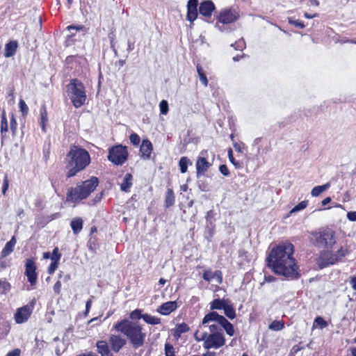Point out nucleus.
Listing matches in <instances>:
<instances>
[{"instance_id": "f257e3e1", "label": "nucleus", "mask_w": 356, "mask_h": 356, "mask_svg": "<svg viewBox=\"0 0 356 356\" xmlns=\"http://www.w3.org/2000/svg\"><path fill=\"white\" fill-rule=\"evenodd\" d=\"M293 252L294 247L291 243H284L273 248L266 259L268 268L277 275L296 277L298 266L293 257Z\"/></svg>"}, {"instance_id": "f03ea898", "label": "nucleus", "mask_w": 356, "mask_h": 356, "mask_svg": "<svg viewBox=\"0 0 356 356\" xmlns=\"http://www.w3.org/2000/svg\"><path fill=\"white\" fill-rule=\"evenodd\" d=\"M66 168L68 170L66 176L68 178L76 175L78 172L83 170L90 163L88 152L74 145L70 146V149L66 156Z\"/></svg>"}, {"instance_id": "7ed1b4c3", "label": "nucleus", "mask_w": 356, "mask_h": 356, "mask_svg": "<svg viewBox=\"0 0 356 356\" xmlns=\"http://www.w3.org/2000/svg\"><path fill=\"white\" fill-rule=\"evenodd\" d=\"M114 327L127 336L134 348L143 346L146 334L143 332L142 327L138 323L124 320L116 323Z\"/></svg>"}, {"instance_id": "20e7f679", "label": "nucleus", "mask_w": 356, "mask_h": 356, "mask_svg": "<svg viewBox=\"0 0 356 356\" xmlns=\"http://www.w3.org/2000/svg\"><path fill=\"white\" fill-rule=\"evenodd\" d=\"M99 180L96 177L83 181L74 188H70L67 193V200L72 202H79L88 197L98 186Z\"/></svg>"}, {"instance_id": "39448f33", "label": "nucleus", "mask_w": 356, "mask_h": 356, "mask_svg": "<svg viewBox=\"0 0 356 356\" xmlns=\"http://www.w3.org/2000/svg\"><path fill=\"white\" fill-rule=\"evenodd\" d=\"M66 88L67 96L75 108H79L85 104L86 95L85 87L81 81L72 79Z\"/></svg>"}, {"instance_id": "423d86ee", "label": "nucleus", "mask_w": 356, "mask_h": 356, "mask_svg": "<svg viewBox=\"0 0 356 356\" xmlns=\"http://www.w3.org/2000/svg\"><path fill=\"white\" fill-rule=\"evenodd\" d=\"M311 242L317 248L331 249L336 243L334 232L330 229H324L312 232Z\"/></svg>"}, {"instance_id": "0eeeda50", "label": "nucleus", "mask_w": 356, "mask_h": 356, "mask_svg": "<svg viewBox=\"0 0 356 356\" xmlns=\"http://www.w3.org/2000/svg\"><path fill=\"white\" fill-rule=\"evenodd\" d=\"M348 254V251L346 249L341 248L334 253L330 252H323L321 253L319 258L317 261L318 267L323 269L329 265H333L340 261L343 257Z\"/></svg>"}, {"instance_id": "6e6552de", "label": "nucleus", "mask_w": 356, "mask_h": 356, "mask_svg": "<svg viewBox=\"0 0 356 356\" xmlns=\"http://www.w3.org/2000/svg\"><path fill=\"white\" fill-rule=\"evenodd\" d=\"M211 322H216L220 325L229 336L232 337L234 334L233 325L223 316L218 314L216 312H211L207 314L202 319V325H205Z\"/></svg>"}, {"instance_id": "1a4fd4ad", "label": "nucleus", "mask_w": 356, "mask_h": 356, "mask_svg": "<svg viewBox=\"0 0 356 356\" xmlns=\"http://www.w3.org/2000/svg\"><path fill=\"white\" fill-rule=\"evenodd\" d=\"M204 339L203 347L204 349H218L225 343V338L223 334H209L207 332H202V338Z\"/></svg>"}, {"instance_id": "9d476101", "label": "nucleus", "mask_w": 356, "mask_h": 356, "mask_svg": "<svg viewBox=\"0 0 356 356\" xmlns=\"http://www.w3.org/2000/svg\"><path fill=\"white\" fill-rule=\"evenodd\" d=\"M126 147L116 145L109 149L108 159L115 165H122L127 159Z\"/></svg>"}, {"instance_id": "9b49d317", "label": "nucleus", "mask_w": 356, "mask_h": 356, "mask_svg": "<svg viewBox=\"0 0 356 356\" xmlns=\"http://www.w3.org/2000/svg\"><path fill=\"white\" fill-rule=\"evenodd\" d=\"M25 275L27 277L28 281L31 286L36 284L37 273L36 265L33 259H27L25 264Z\"/></svg>"}, {"instance_id": "f8f14e48", "label": "nucleus", "mask_w": 356, "mask_h": 356, "mask_svg": "<svg viewBox=\"0 0 356 356\" xmlns=\"http://www.w3.org/2000/svg\"><path fill=\"white\" fill-rule=\"evenodd\" d=\"M32 313V309L28 305L17 309L15 314V320L17 323H23L28 321Z\"/></svg>"}, {"instance_id": "ddd939ff", "label": "nucleus", "mask_w": 356, "mask_h": 356, "mask_svg": "<svg viewBox=\"0 0 356 356\" xmlns=\"http://www.w3.org/2000/svg\"><path fill=\"white\" fill-rule=\"evenodd\" d=\"M215 8V5L211 1H204L200 5L199 12L200 15L206 18L211 17Z\"/></svg>"}, {"instance_id": "4468645a", "label": "nucleus", "mask_w": 356, "mask_h": 356, "mask_svg": "<svg viewBox=\"0 0 356 356\" xmlns=\"http://www.w3.org/2000/svg\"><path fill=\"white\" fill-rule=\"evenodd\" d=\"M197 6L198 0H189L187 4V19L189 20L191 24L196 19L197 17Z\"/></svg>"}, {"instance_id": "2eb2a0df", "label": "nucleus", "mask_w": 356, "mask_h": 356, "mask_svg": "<svg viewBox=\"0 0 356 356\" xmlns=\"http://www.w3.org/2000/svg\"><path fill=\"white\" fill-rule=\"evenodd\" d=\"M152 150L153 147L150 140H143L140 147V157L144 160H149Z\"/></svg>"}, {"instance_id": "dca6fc26", "label": "nucleus", "mask_w": 356, "mask_h": 356, "mask_svg": "<svg viewBox=\"0 0 356 356\" xmlns=\"http://www.w3.org/2000/svg\"><path fill=\"white\" fill-rule=\"evenodd\" d=\"M109 343L112 350L115 353H118L126 344V340L120 335L112 334L109 338Z\"/></svg>"}, {"instance_id": "f3484780", "label": "nucleus", "mask_w": 356, "mask_h": 356, "mask_svg": "<svg viewBox=\"0 0 356 356\" xmlns=\"http://www.w3.org/2000/svg\"><path fill=\"white\" fill-rule=\"evenodd\" d=\"M211 164L204 157H199L196 162L197 177L200 178L209 168Z\"/></svg>"}, {"instance_id": "a211bd4d", "label": "nucleus", "mask_w": 356, "mask_h": 356, "mask_svg": "<svg viewBox=\"0 0 356 356\" xmlns=\"http://www.w3.org/2000/svg\"><path fill=\"white\" fill-rule=\"evenodd\" d=\"M177 308L176 301H169L163 303L158 309L157 312L162 315H168Z\"/></svg>"}, {"instance_id": "6ab92c4d", "label": "nucleus", "mask_w": 356, "mask_h": 356, "mask_svg": "<svg viewBox=\"0 0 356 356\" xmlns=\"http://www.w3.org/2000/svg\"><path fill=\"white\" fill-rule=\"evenodd\" d=\"M218 19L222 24H229L236 19V17L231 10H224L218 15Z\"/></svg>"}, {"instance_id": "aec40b11", "label": "nucleus", "mask_w": 356, "mask_h": 356, "mask_svg": "<svg viewBox=\"0 0 356 356\" xmlns=\"http://www.w3.org/2000/svg\"><path fill=\"white\" fill-rule=\"evenodd\" d=\"M204 280L210 282L212 279L216 278L218 282L220 284L222 281V273L220 270H216L212 272L211 270H206L202 275Z\"/></svg>"}, {"instance_id": "412c9836", "label": "nucleus", "mask_w": 356, "mask_h": 356, "mask_svg": "<svg viewBox=\"0 0 356 356\" xmlns=\"http://www.w3.org/2000/svg\"><path fill=\"white\" fill-rule=\"evenodd\" d=\"M96 346L97 352L101 355V356H113L107 342L104 341H99L97 342Z\"/></svg>"}, {"instance_id": "4be33fe9", "label": "nucleus", "mask_w": 356, "mask_h": 356, "mask_svg": "<svg viewBox=\"0 0 356 356\" xmlns=\"http://www.w3.org/2000/svg\"><path fill=\"white\" fill-rule=\"evenodd\" d=\"M16 238L15 236H13L11 239L6 243L5 247L3 248L1 253V258L6 257L11 254L14 250Z\"/></svg>"}, {"instance_id": "5701e85b", "label": "nucleus", "mask_w": 356, "mask_h": 356, "mask_svg": "<svg viewBox=\"0 0 356 356\" xmlns=\"http://www.w3.org/2000/svg\"><path fill=\"white\" fill-rule=\"evenodd\" d=\"M17 46V42L15 40L10 41L7 43L5 47L4 56L6 58L13 56L16 53Z\"/></svg>"}, {"instance_id": "b1692460", "label": "nucleus", "mask_w": 356, "mask_h": 356, "mask_svg": "<svg viewBox=\"0 0 356 356\" xmlns=\"http://www.w3.org/2000/svg\"><path fill=\"white\" fill-rule=\"evenodd\" d=\"M71 228L74 234H78L83 229V220L79 218H74L70 222Z\"/></svg>"}, {"instance_id": "393cba45", "label": "nucleus", "mask_w": 356, "mask_h": 356, "mask_svg": "<svg viewBox=\"0 0 356 356\" xmlns=\"http://www.w3.org/2000/svg\"><path fill=\"white\" fill-rule=\"evenodd\" d=\"M132 179L133 177L131 174H126L122 182L120 184V189L124 192L129 191V189L132 186Z\"/></svg>"}, {"instance_id": "a878e982", "label": "nucleus", "mask_w": 356, "mask_h": 356, "mask_svg": "<svg viewBox=\"0 0 356 356\" xmlns=\"http://www.w3.org/2000/svg\"><path fill=\"white\" fill-rule=\"evenodd\" d=\"M164 203L166 208H169L175 204V195L172 188H168Z\"/></svg>"}, {"instance_id": "bb28decb", "label": "nucleus", "mask_w": 356, "mask_h": 356, "mask_svg": "<svg viewBox=\"0 0 356 356\" xmlns=\"http://www.w3.org/2000/svg\"><path fill=\"white\" fill-rule=\"evenodd\" d=\"M227 304V302L223 299H214L212 302H210V309L211 310L223 309Z\"/></svg>"}, {"instance_id": "cd10ccee", "label": "nucleus", "mask_w": 356, "mask_h": 356, "mask_svg": "<svg viewBox=\"0 0 356 356\" xmlns=\"http://www.w3.org/2000/svg\"><path fill=\"white\" fill-rule=\"evenodd\" d=\"M189 330L188 325L185 323H182L180 324H178L176 325V327L175 329L174 332V337L179 338L181 337V334L185 333Z\"/></svg>"}, {"instance_id": "c85d7f7f", "label": "nucleus", "mask_w": 356, "mask_h": 356, "mask_svg": "<svg viewBox=\"0 0 356 356\" xmlns=\"http://www.w3.org/2000/svg\"><path fill=\"white\" fill-rule=\"evenodd\" d=\"M330 186V183L328 182L325 184L321 185V186H317L313 188V189L311 191V195L314 197H317L320 195L323 192L327 190Z\"/></svg>"}, {"instance_id": "c756f323", "label": "nucleus", "mask_w": 356, "mask_h": 356, "mask_svg": "<svg viewBox=\"0 0 356 356\" xmlns=\"http://www.w3.org/2000/svg\"><path fill=\"white\" fill-rule=\"evenodd\" d=\"M219 325H218L216 322H211L210 323L206 324L205 325H202L201 324L200 325V327H202V326L208 327L209 330L210 331L209 334H223L222 330Z\"/></svg>"}, {"instance_id": "7c9ffc66", "label": "nucleus", "mask_w": 356, "mask_h": 356, "mask_svg": "<svg viewBox=\"0 0 356 356\" xmlns=\"http://www.w3.org/2000/svg\"><path fill=\"white\" fill-rule=\"evenodd\" d=\"M188 164L191 165L192 163L187 157L183 156L179 159V166L181 173H185L187 171Z\"/></svg>"}, {"instance_id": "2f4dec72", "label": "nucleus", "mask_w": 356, "mask_h": 356, "mask_svg": "<svg viewBox=\"0 0 356 356\" xmlns=\"http://www.w3.org/2000/svg\"><path fill=\"white\" fill-rule=\"evenodd\" d=\"M223 310L225 316L229 319L232 320L236 317V312L232 305L227 304Z\"/></svg>"}, {"instance_id": "473e14b6", "label": "nucleus", "mask_w": 356, "mask_h": 356, "mask_svg": "<svg viewBox=\"0 0 356 356\" xmlns=\"http://www.w3.org/2000/svg\"><path fill=\"white\" fill-rule=\"evenodd\" d=\"M144 321L150 325H157L161 322L160 318L151 316L148 314H145L143 316Z\"/></svg>"}, {"instance_id": "72a5a7b5", "label": "nucleus", "mask_w": 356, "mask_h": 356, "mask_svg": "<svg viewBox=\"0 0 356 356\" xmlns=\"http://www.w3.org/2000/svg\"><path fill=\"white\" fill-rule=\"evenodd\" d=\"M8 131V122L7 118L5 115V112H3V114L1 115V139L3 140L4 138V133Z\"/></svg>"}, {"instance_id": "f704fd0d", "label": "nucleus", "mask_w": 356, "mask_h": 356, "mask_svg": "<svg viewBox=\"0 0 356 356\" xmlns=\"http://www.w3.org/2000/svg\"><path fill=\"white\" fill-rule=\"evenodd\" d=\"M196 67L200 81L204 84V86H207L208 80L204 70L200 65H197Z\"/></svg>"}, {"instance_id": "c9c22d12", "label": "nucleus", "mask_w": 356, "mask_h": 356, "mask_svg": "<svg viewBox=\"0 0 356 356\" xmlns=\"http://www.w3.org/2000/svg\"><path fill=\"white\" fill-rule=\"evenodd\" d=\"M284 327V323L281 321H274L268 326V328L275 331H280Z\"/></svg>"}, {"instance_id": "e433bc0d", "label": "nucleus", "mask_w": 356, "mask_h": 356, "mask_svg": "<svg viewBox=\"0 0 356 356\" xmlns=\"http://www.w3.org/2000/svg\"><path fill=\"white\" fill-rule=\"evenodd\" d=\"M40 120L42 130H45V122H47V113L46 111V108L44 106H42L40 108Z\"/></svg>"}, {"instance_id": "4c0bfd02", "label": "nucleus", "mask_w": 356, "mask_h": 356, "mask_svg": "<svg viewBox=\"0 0 356 356\" xmlns=\"http://www.w3.org/2000/svg\"><path fill=\"white\" fill-rule=\"evenodd\" d=\"M308 204L307 200H304L295 206L290 211L291 213L301 211L307 207Z\"/></svg>"}, {"instance_id": "58836bf2", "label": "nucleus", "mask_w": 356, "mask_h": 356, "mask_svg": "<svg viewBox=\"0 0 356 356\" xmlns=\"http://www.w3.org/2000/svg\"><path fill=\"white\" fill-rule=\"evenodd\" d=\"M228 157L230 162L237 168H241V163L238 161H236L233 156V151L231 148L228 149Z\"/></svg>"}, {"instance_id": "ea45409f", "label": "nucleus", "mask_w": 356, "mask_h": 356, "mask_svg": "<svg viewBox=\"0 0 356 356\" xmlns=\"http://www.w3.org/2000/svg\"><path fill=\"white\" fill-rule=\"evenodd\" d=\"M160 112L161 114L166 115L168 112V103L166 100H162L159 104Z\"/></svg>"}, {"instance_id": "a19ab883", "label": "nucleus", "mask_w": 356, "mask_h": 356, "mask_svg": "<svg viewBox=\"0 0 356 356\" xmlns=\"http://www.w3.org/2000/svg\"><path fill=\"white\" fill-rule=\"evenodd\" d=\"M165 356H175V348L170 343H165Z\"/></svg>"}, {"instance_id": "79ce46f5", "label": "nucleus", "mask_w": 356, "mask_h": 356, "mask_svg": "<svg viewBox=\"0 0 356 356\" xmlns=\"http://www.w3.org/2000/svg\"><path fill=\"white\" fill-rule=\"evenodd\" d=\"M144 314H141V311L140 309H135L130 314V318L133 320H138L143 318Z\"/></svg>"}, {"instance_id": "37998d69", "label": "nucleus", "mask_w": 356, "mask_h": 356, "mask_svg": "<svg viewBox=\"0 0 356 356\" xmlns=\"http://www.w3.org/2000/svg\"><path fill=\"white\" fill-rule=\"evenodd\" d=\"M19 107L23 115H26L28 113L29 108L23 99L19 100Z\"/></svg>"}, {"instance_id": "c03bdc74", "label": "nucleus", "mask_w": 356, "mask_h": 356, "mask_svg": "<svg viewBox=\"0 0 356 356\" xmlns=\"http://www.w3.org/2000/svg\"><path fill=\"white\" fill-rule=\"evenodd\" d=\"M129 140L134 145H138L140 141L139 136L135 133L130 135Z\"/></svg>"}, {"instance_id": "a18cd8bd", "label": "nucleus", "mask_w": 356, "mask_h": 356, "mask_svg": "<svg viewBox=\"0 0 356 356\" xmlns=\"http://www.w3.org/2000/svg\"><path fill=\"white\" fill-rule=\"evenodd\" d=\"M61 257V254L58 252V248H55L53 250L52 255H51V260L54 261H58L60 260Z\"/></svg>"}, {"instance_id": "49530a36", "label": "nucleus", "mask_w": 356, "mask_h": 356, "mask_svg": "<svg viewBox=\"0 0 356 356\" xmlns=\"http://www.w3.org/2000/svg\"><path fill=\"white\" fill-rule=\"evenodd\" d=\"M10 127L13 134H15L17 130V123L13 115H12V118L10 119Z\"/></svg>"}, {"instance_id": "de8ad7c7", "label": "nucleus", "mask_w": 356, "mask_h": 356, "mask_svg": "<svg viewBox=\"0 0 356 356\" xmlns=\"http://www.w3.org/2000/svg\"><path fill=\"white\" fill-rule=\"evenodd\" d=\"M197 186L202 191H207L209 190L208 185L205 183V181L202 179L197 181Z\"/></svg>"}, {"instance_id": "09e8293b", "label": "nucleus", "mask_w": 356, "mask_h": 356, "mask_svg": "<svg viewBox=\"0 0 356 356\" xmlns=\"http://www.w3.org/2000/svg\"><path fill=\"white\" fill-rule=\"evenodd\" d=\"M289 23L291 24H293L296 27H299L300 29H303L305 27V24H303V22H300L298 20L292 19L291 18L289 19Z\"/></svg>"}, {"instance_id": "8fccbe9b", "label": "nucleus", "mask_w": 356, "mask_h": 356, "mask_svg": "<svg viewBox=\"0 0 356 356\" xmlns=\"http://www.w3.org/2000/svg\"><path fill=\"white\" fill-rule=\"evenodd\" d=\"M8 186H9V181L8 179V176L5 175L4 179H3V186H2V193L3 195L6 194V193L8 188Z\"/></svg>"}, {"instance_id": "3c124183", "label": "nucleus", "mask_w": 356, "mask_h": 356, "mask_svg": "<svg viewBox=\"0 0 356 356\" xmlns=\"http://www.w3.org/2000/svg\"><path fill=\"white\" fill-rule=\"evenodd\" d=\"M219 170H220V173L224 176L227 177L229 175V169H228L227 166L225 164H222L220 165Z\"/></svg>"}, {"instance_id": "603ef678", "label": "nucleus", "mask_w": 356, "mask_h": 356, "mask_svg": "<svg viewBox=\"0 0 356 356\" xmlns=\"http://www.w3.org/2000/svg\"><path fill=\"white\" fill-rule=\"evenodd\" d=\"M57 268H58V261H52L50 266H49L48 273L50 275L53 274Z\"/></svg>"}, {"instance_id": "864d4df0", "label": "nucleus", "mask_w": 356, "mask_h": 356, "mask_svg": "<svg viewBox=\"0 0 356 356\" xmlns=\"http://www.w3.org/2000/svg\"><path fill=\"white\" fill-rule=\"evenodd\" d=\"M10 289V284L8 282H1L0 285V293H3L4 291L8 290Z\"/></svg>"}, {"instance_id": "5fc2aeb1", "label": "nucleus", "mask_w": 356, "mask_h": 356, "mask_svg": "<svg viewBox=\"0 0 356 356\" xmlns=\"http://www.w3.org/2000/svg\"><path fill=\"white\" fill-rule=\"evenodd\" d=\"M61 289V282L60 281H57L54 286V291L56 294H59Z\"/></svg>"}, {"instance_id": "6e6d98bb", "label": "nucleus", "mask_w": 356, "mask_h": 356, "mask_svg": "<svg viewBox=\"0 0 356 356\" xmlns=\"http://www.w3.org/2000/svg\"><path fill=\"white\" fill-rule=\"evenodd\" d=\"M347 218L350 221H356V211L348 212Z\"/></svg>"}, {"instance_id": "4d7b16f0", "label": "nucleus", "mask_w": 356, "mask_h": 356, "mask_svg": "<svg viewBox=\"0 0 356 356\" xmlns=\"http://www.w3.org/2000/svg\"><path fill=\"white\" fill-rule=\"evenodd\" d=\"M232 46L234 47L236 49L242 50L244 47V42L242 40H239L236 42L234 44H232Z\"/></svg>"}, {"instance_id": "13d9d810", "label": "nucleus", "mask_w": 356, "mask_h": 356, "mask_svg": "<svg viewBox=\"0 0 356 356\" xmlns=\"http://www.w3.org/2000/svg\"><path fill=\"white\" fill-rule=\"evenodd\" d=\"M20 350L18 348L14 349L12 351H10L6 356H19L20 355Z\"/></svg>"}, {"instance_id": "bf43d9fd", "label": "nucleus", "mask_w": 356, "mask_h": 356, "mask_svg": "<svg viewBox=\"0 0 356 356\" xmlns=\"http://www.w3.org/2000/svg\"><path fill=\"white\" fill-rule=\"evenodd\" d=\"M315 322H316L321 327H325L326 325V322L321 317H316L315 319Z\"/></svg>"}, {"instance_id": "052dcab7", "label": "nucleus", "mask_w": 356, "mask_h": 356, "mask_svg": "<svg viewBox=\"0 0 356 356\" xmlns=\"http://www.w3.org/2000/svg\"><path fill=\"white\" fill-rule=\"evenodd\" d=\"M198 333H199V332H198V331H197V332H195V333L194 334V338H195V339L197 341H203L204 342V339H202V334L200 336H199Z\"/></svg>"}, {"instance_id": "680f3d73", "label": "nucleus", "mask_w": 356, "mask_h": 356, "mask_svg": "<svg viewBox=\"0 0 356 356\" xmlns=\"http://www.w3.org/2000/svg\"><path fill=\"white\" fill-rule=\"evenodd\" d=\"M92 305V301L90 300H88L86 304V315L89 312L90 308Z\"/></svg>"}, {"instance_id": "e2e57ef3", "label": "nucleus", "mask_w": 356, "mask_h": 356, "mask_svg": "<svg viewBox=\"0 0 356 356\" xmlns=\"http://www.w3.org/2000/svg\"><path fill=\"white\" fill-rule=\"evenodd\" d=\"M350 284L354 290H356V277H353L350 280Z\"/></svg>"}, {"instance_id": "0e129e2a", "label": "nucleus", "mask_w": 356, "mask_h": 356, "mask_svg": "<svg viewBox=\"0 0 356 356\" xmlns=\"http://www.w3.org/2000/svg\"><path fill=\"white\" fill-rule=\"evenodd\" d=\"M331 198L330 197H327L322 200L321 204L323 206H325L327 204H329L331 202Z\"/></svg>"}, {"instance_id": "69168bd1", "label": "nucleus", "mask_w": 356, "mask_h": 356, "mask_svg": "<svg viewBox=\"0 0 356 356\" xmlns=\"http://www.w3.org/2000/svg\"><path fill=\"white\" fill-rule=\"evenodd\" d=\"M102 197V193H101L99 195H97L95 198L94 199L95 202H99Z\"/></svg>"}, {"instance_id": "338daca9", "label": "nucleus", "mask_w": 356, "mask_h": 356, "mask_svg": "<svg viewBox=\"0 0 356 356\" xmlns=\"http://www.w3.org/2000/svg\"><path fill=\"white\" fill-rule=\"evenodd\" d=\"M216 353L215 352H207L202 355V356H216Z\"/></svg>"}, {"instance_id": "774afa93", "label": "nucleus", "mask_w": 356, "mask_h": 356, "mask_svg": "<svg viewBox=\"0 0 356 356\" xmlns=\"http://www.w3.org/2000/svg\"><path fill=\"white\" fill-rule=\"evenodd\" d=\"M78 356H97L95 355L94 353H89L88 354H82V355H79Z\"/></svg>"}]
</instances>
